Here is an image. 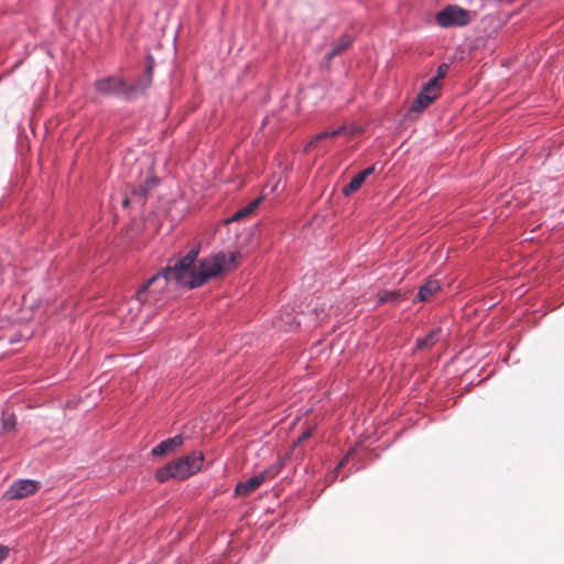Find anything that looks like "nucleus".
<instances>
[{
  "label": "nucleus",
  "instance_id": "f257e3e1",
  "mask_svg": "<svg viewBox=\"0 0 564 564\" xmlns=\"http://www.w3.org/2000/svg\"><path fill=\"white\" fill-rule=\"evenodd\" d=\"M198 252V248H193L172 267L165 268L176 285L199 288L213 279L221 278L238 263V253L219 251L202 258L197 264Z\"/></svg>",
  "mask_w": 564,
  "mask_h": 564
},
{
  "label": "nucleus",
  "instance_id": "f03ea898",
  "mask_svg": "<svg viewBox=\"0 0 564 564\" xmlns=\"http://www.w3.org/2000/svg\"><path fill=\"white\" fill-rule=\"evenodd\" d=\"M203 462V454L194 451L159 468L155 473V478L160 482H165L170 479H187L200 470Z\"/></svg>",
  "mask_w": 564,
  "mask_h": 564
},
{
  "label": "nucleus",
  "instance_id": "7ed1b4c3",
  "mask_svg": "<svg viewBox=\"0 0 564 564\" xmlns=\"http://www.w3.org/2000/svg\"><path fill=\"white\" fill-rule=\"evenodd\" d=\"M148 73L149 75L151 74V67L148 68ZM150 76L145 83L135 82L133 84H128L120 77L109 76L97 80L95 87L102 95H116L126 99H132L142 94L150 85Z\"/></svg>",
  "mask_w": 564,
  "mask_h": 564
},
{
  "label": "nucleus",
  "instance_id": "20e7f679",
  "mask_svg": "<svg viewBox=\"0 0 564 564\" xmlns=\"http://www.w3.org/2000/svg\"><path fill=\"white\" fill-rule=\"evenodd\" d=\"M173 280L165 269L161 270L149 279L133 295L132 301H137L139 305L144 303H156L161 294Z\"/></svg>",
  "mask_w": 564,
  "mask_h": 564
},
{
  "label": "nucleus",
  "instance_id": "39448f33",
  "mask_svg": "<svg viewBox=\"0 0 564 564\" xmlns=\"http://www.w3.org/2000/svg\"><path fill=\"white\" fill-rule=\"evenodd\" d=\"M470 21L471 12L457 4H447L435 13V22L442 29L463 28Z\"/></svg>",
  "mask_w": 564,
  "mask_h": 564
},
{
  "label": "nucleus",
  "instance_id": "423d86ee",
  "mask_svg": "<svg viewBox=\"0 0 564 564\" xmlns=\"http://www.w3.org/2000/svg\"><path fill=\"white\" fill-rule=\"evenodd\" d=\"M280 471L279 465H272L260 474L249 478L246 481H239L235 487V495L246 497L256 491L264 481L274 478Z\"/></svg>",
  "mask_w": 564,
  "mask_h": 564
},
{
  "label": "nucleus",
  "instance_id": "0eeeda50",
  "mask_svg": "<svg viewBox=\"0 0 564 564\" xmlns=\"http://www.w3.org/2000/svg\"><path fill=\"white\" fill-rule=\"evenodd\" d=\"M440 90L441 86L434 85V82L425 83L412 101L410 111L420 113L425 110L438 97Z\"/></svg>",
  "mask_w": 564,
  "mask_h": 564
},
{
  "label": "nucleus",
  "instance_id": "6e6552de",
  "mask_svg": "<svg viewBox=\"0 0 564 564\" xmlns=\"http://www.w3.org/2000/svg\"><path fill=\"white\" fill-rule=\"evenodd\" d=\"M40 482L33 479H18L12 482L6 492L9 499H22L37 491Z\"/></svg>",
  "mask_w": 564,
  "mask_h": 564
},
{
  "label": "nucleus",
  "instance_id": "1a4fd4ad",
  "mask_svg": "<svg viewBox=\"0 0 564 564\" xmlns=\"http://www.w3.org/2000/svg\"><path fill=\"white\" fill-rule=\"evenodd\" d=\"M375 172V167L373 166H369L362 171H360L358 174H356L348 184H346L343 189H341V193L344 196L348 197L350 196L351 194H354L355 192H357L361 185L365 183L366 178L371 175L372 173Z\"/></svg>",
  "mask_w": 564,
  "mask_h": 564
},
{
  "label": "nucleus",
  "instance_id": "9d476101",
  "mask_svg": "<svg viewBox=\"0 0 564 564\" xmlns=\"http://www.w3.org/2000/svg\"><path fill=\"white\" fill-rule=\"evenodd\" d=\"M159 177L154 175L148 176L142 184L133 189V197L140 203H143L152 194V191L159 185Z\"/></svg>",
  "mask_w": 564,
  "mask_h": 564
},
{
  "label": "nucleus",
  "instance_id": "9b49d317",
  "mask_svg": "<svg viewBox=\"0 0 564 564\" xmlns=\"http://www.w3.org/2000/svg\"><path fill=\"white\" fill-rule=\"evenodd\" d=\"M182 444H183V437L181 435H175L173 437L162 441L160 444L154 446L151 451V454L155 457H161L169 453L174 452Z\"/></svg>",
  "mask_w": 564,
  "mask_h": 564
},
{
  "label": "nucleus",
  "instance_id": "f8f14e48",
  "mask_svg": "<svg viewBox=\"0 0 564 564\" xmlns=\"http://www.w3.org/2000/svg\"><path fill=\"white\" fill-rule=\"evenodd\" d=\"M352 43V37L349 35H343L338 39V41L334 44L333 48L325 55L324 65L328 67L332 63V59L345 52Z\"/></svg>",
  "mask_w": 564,
  "mask_h": 564
},
{
  "label": "nucleus",
  "instance_id": "ddd939ff",
  "mask_svg": "<svg viewBox=\"0 0 564 564\" xmlns=\"http://www.w3.org/2000/svg\"><path fill=\"white\" fill-rule=\"evenodd\" d=\"M441 333V328L437 327L430 330L424 337H419L416 339V348L421 350L430 349L438 341Z\"/></svg>",
  "mask_w": 564,
  "mask_h": 564
},
{
  "label": "nucleus",
  "instance_id": "4468645a",
  "mask_svg": "<svg viewBox=\"0 0 564 564\" xmlns=\"http://www.w3.org/2000/svg\"><path fill=\"white\" fill-rule=\"evenodd\" d=\"M441 289L440 282L436 280L426 281L419 290V301H427L434 293Z\"/></svg>",
  "mask_w": 564,
  "mask_h": 564
},
{
  "label": "nucleus",
  "instance_id": "2eb2a0df",
  "mask_svg": "<svg viewBox=\"0 0 564 564\" xmlns=\"http://www.w3.org/2000/svg\"><path fill=\"white\" fill-rule=\"evenodd\" d=\"M261 200H262L261 197H258V198L253 199L247 206H245L243 208H241L238 212H236L231 216L229 221H236V220H239V219H241L243 217H247V216L251 215L259 207Z\"/></svg>",
  "mask_w": 564,
  "mask_h": 564
},
{
  "label": "nucleus",
  "instance_id": "dca6fc26",
  "mask_svg": "<svg viewBox=\"0 0 564 564\" xmlns=\"http://www.w3.org/2000/svg\"><path fill=\"white\" fill-rule=\"evenodd\" d=\"M449 66L446 63H442L436 70V75L431 78L429 82H434V85L441 86V80L445 78Z\"/></svg>",
  "mask_w": 564,
  "mask_h": 564
},
{
  "label": "nucleus",
  "instance_id": "f3484780",
  "mask_svg": "<svg viewBox=\"0 0 564 564\" xmlns=\"http://www.w3.org/2000/svg\"><path fill=\"white\" fill-rule=\"evenodd\" d=\"M335 137H338V131H336V129L321 132L312 139V141L308 143L307 147H313L316 142L324 140L326 138H335Z\"/></svg>",
  "mask_w": 564,
  "mask_h": 564
},
{
  "label": "nucleus",
  "instance_id": "a211bd4d",
  "mask_svg": "<svg viewBox=\"0 0 564 564\" xmlns=\"http://www.w3.org/2000/svg\"><path fill=\"white\" fill-rule=\"evenodd\" d=\"M314 433V429L311 427V429H307L305 430L297 438V441L294 443V446L303 443L304 441L308 440Z\"/></svg>",
  "mask_w": 564,
  "mask_h": 564
},
{
  "label": "nucleus",
  "instance_id": "6ab92c4d",
  "mask_svg": "<svg viewBox=\"0 0 564 564\" xmlns=\"http://www.w3.org/2000/svg\"><path fill=\"white\" fill-rule=\"evenodd\" d=\"M336 131H338V135H341V134H347V135H351L356 132V129L355 128H348L346 126H340L336 129Z\"/></svg>",
  "mask_w": 564,
  "mask_h": 564
},
{
  "label": "nucleus",
  "instance_id": "aec40b11",
  "mask_svg": "<svg viewBox=\"0 0 564 564\" xmlns=\"http://www.w3.org/2000/svg\"><path fill=\"white\" fill-rule=\"evenodd\" d=\"M10 549L7 545L0 544V563L8 557Z\"/></svg>",
  "mask_w": 564,
  "mask_h": 564
},
{
  "label": "nucleus",
  "instance_id": "412c9836",
  "mask_svg": "<svg viewBox=\"0 0 564 564\" xmlns=\"http://www.w3.org/2000/svg\"><path fill=\"white\" fill-rule=\"evenodd\" d=\"M14 420L13 419H8V420H4L3 421V427L6 430H9V429H13L14 427Z\"/></svg>",
  "mask_w": 564,
  "mask_h": 564
},
{
  "label": "nucleus",
  "instance_id": "4be33fe9",
  "mask_svg": "<svg viewBox=\"0 0 564 564\" xmlns=\"http://www.w3.org/2000/svg\"><path fill=\"white\" fill-rule=\"evenodd\" d=\"M347 459V457H345L336 467V469L340 468L344 464H345V460Z\"/></svg>",
  "mask_w": 564,
  "mask_h": 564
},
{
  "label": "nucleus",
  "instance_id": "5701e85b",
  "mask_svg": "<svg viewBox=\"0 0 564 564\" xmlns=\"http://www.w3.org/2000/svg\"><path fill=\"white\" fill-rule=\"evenodd\" d=\"M388 300H389V299H388V295H386V296H381V297H380V301H381V302H384V301H388Z\"/></svg>",
  "mask_w": 564,
  "mask_h": 564
},
{
  "label": "nucleus",
  "instance_id": "b1692460",
  "mask_svg": "<svg viewBox=\"0 0 564 564\" xmlns=\"http://www.w3.org/2000/svg\"><path fill=\"white\" fill-rule=\"evenodd\" d=\"M389 297H391V299H395V297H397V295H395V294H393V293H390Z\"/></svg>",
  "mask_w": 564,
  "mask_h": 564
}]
</instances>
